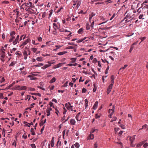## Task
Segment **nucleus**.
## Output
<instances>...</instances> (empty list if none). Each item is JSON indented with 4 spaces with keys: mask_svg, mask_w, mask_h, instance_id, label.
Returning <instances> with one entry per match:
<instances>
[{
    "mask_svg": "<svg viewBox=\"0 0 148 148\" xmlns=\"http://www.w3.org/2000/svg\"><path fill=\"white\" fill-rule=\"evenodd\" d=\"M146 38V37H143L140 38V39H141V41L139 43V44L143 41L144 40H145Z\"/></svg>",
    "mask_w": 148,
    "mask_h": 148,
    "instance_id": "nucleus-41",
    "label": "nucleus"
},
{
    "mask_svg": "<svg viewBox=\"0 0 148 148\" xmlns=\"http://www.w3.org/2000/svg\"><path fill=\"white\" fill-rule=\"evenodd\" d=\"M15 38V37L14 36H12L11 38L9 40V42H11Z\"/></svg>",
    "mask_w": 148,
    "mask_h": 148,
    "instance_id": "nucleus-55",
    "label": "nucleus"
},
{
    "mask_svg": "<svg viewBox=\"0 0 148 148\" xmlns=\"http://www.w3.org/2000/svg\"><path fill=\"white\" fill-rule=\"evenodd\" d=\"M49 105L51 107H53V108H54V106H53V103L50 101L49 103Z\"/></svg>",
    "mask_w": 148,
    "mask_h": 148,
    "instance_id": "nucleus-63",
    "label": "nucleus"
},
{
    "mask_svg": "<svg viewBox=\"0 0 148 148\" xmlns=\"http://www.w3.org/2000/svg\"><path fill=\"white\" fill-rule=\"evenodd\" d=\"M71 20V18L70 17H69L66 19H65L66 22H68L69 23V21H70Z\"/></svg>",
    "mask_w": 148,
    "mask_h": 148,
    "instance_id": "nucleus-48",
    "label": "nucleus"
},
{
    "mask_svg": "<svg viewBox=\"0 0 148 148\" xmlns=\"http://www.w3.org/2000/svg\"><path fill=\"white\" fill-rule=\"evenodd\" d=\"M117 119V118L116 117L114 116L113 117L112 119L111 120L110 122H112L114 121H116Z\"/></svg>",
    "mask_w": 148,
    "mask_h": 148,
    "instance_id": "nucleus-34",
    "label": "nucleus"
},
{
    "mask_svg": "<svg viewBox=\"0 0 148 148\" xmlns=\"http://www.w3.org/2000/svg\"><path fill=\"white\" fill-rule=\"evenodd\" d=\"M114 108H115V106L114 105H113L112 106V108L111 109V110L112 111V114L114 112Z\"/></svg>",
    "mask_w": 148,
    "mask_h": 148,
    "instance_id": "nucleus-36",
    "label": "nucleus"
},
{
    "mask_svg": "<svg viewBox=\"0 0 148 148\" xmlns=\"http://www.w3.org/2000/svg\"><path fill=\"white\" fill-rule=\"evenodd\" d=\"M51 65L50 64H46L45 66H42L41 67V69H45L46 68H47V67L50 66Z\"/></svg>",
    "mask_w": 148,
    "mask_h": 148,
    "instance_id": "nucleus-12",
    "label": "nucleus"
},
{
    "mask_svg": "<svg viewBox=\"0 0 148 148\" xmlns=\"http://www.w3.org/2000/svg\"><path fill=\"white\" fill-rule=\"evenodd\" d=\"M36 60L38 61H43L42 58L41 57H38L36 58Z\"/></svg>",
    "mask_w": 148,
    "mask_h": 148,
    "instance_id": "nucleus-18",
    "label": "nucleus"
},
{
    "mask_svg": "<svg viewBox=\"0 0 148 148\" xmlns=\"http://www.w3.org/2000/svg\"><path fill=\"white\" fill-rule=\"evenodd\" d=\"M27 97L25 99L27 100L28 98V101H29L30 100V99L31 96L30 95H27Z\"/></svg>",
    "mask_w": 148,
    "mask_h": 148,
    "instance_id": "nucleus-58",
    "label": "nucleus"
},
{
    "mask_svg": "<svg viewBox=\"0 0 148 148\" xmlns=\"http://www.w3.org/2000/svg\"><path fill=\"white\" fill-rule=\"evenodd\" d=\"M143 146L145 148H146L148 146V143H145L143 145Z\"/></svg>",
    "mask_w": 148,
    "mask_h": 148,
    "instance_id": "nucleus-56",
    "label": "nucleus"
},
{
    "mask_svg": "<svg viewBox=\"0 0 148 148\" xmlns=\"http://www.w3.org/2000/svg\"><path fill=\"white\" fill-rule=\"evenodd\" d=\"M70 123L72 125H74V120L73 119H71L70 121Z\"/></svg>",
    "mask_w": 148,
    "mask_h": 148,
    "instance_id": "nucleus-51",
    "label": "nucleus"
},
{
    "mask_svg": "<svg viewBox=\"0 0 148 148\" xmlns=\"http://www.w3.org/2000/svg\"><path fill=\"white\" fill-rule=\"evenodd\" d=\"M54 137H53L51 141V146L52 147H53L54 144Z\"/></svg>",
    "mask_w": 148,
    "mask_h": 148,
    "instance_id": "nucleus-10",
    "label": "nucleus"
},
{
    "mask_svg": "<svg viewBox=\"0 0 148 148\" xmlns=\"http://www.w3.org/2000/svg\"><path fill=\"white\" fill-rule=\"evenodd\" d=\"M97 145H98V144H97V142H96L94 145V148H97Z\"/></svg>",
    "mask_w": 148,
    "mask_h": 148,
    "instance_id": "nucleus-59",
    "label": "nucleus"
},
{
    "mask_svg": "<svg viewBox=\"0 0 148 148\" xmlns=\"http://www.w3.org/2000/svg\"><path fill=\"white\" fill-rule=\"evenodd\" d=\"M101 60L102 61L104 62V63H105V62H106L108 64L109 62H108L107 60H103V59H101Z\"/></svg>",
    "mask_w": 148,
    "mask_h": 148,
    "instance_id": "nucleus-64",
    "label": "nucleus"
},
{
    "mask_svg": "<svg viewBox=\"0 0 148 148\" xmlns=\"http://www.w3.org/2000/svg\"><path fill=\"white\" fill-rule=\"evenodd\" d=\"M16 88L18 89H20L21 90H25L27 89V87L25 86H23L20 87V86H18Z\"/></svg>",
    "mask_w": 148,
    "mask_h": 148,
    "instance_id": "nucleus-9",
    "label": "nucleus"
},
{
    "mask_svg": "<svg viewBox=\"0 0 148 148\" xmlns=\"http://www.w3.org/2000/svg\"><path fill=\"white\" fill-rule=\"evenodd\" d=\"M60 32H68L70 33L69 34H70V32L69 31H68L66 29H59Z\"/></svg>",
    "mask_w": 148,
    "mask_h": 148,
    "instance_id": "nucleus-13",
    "label": "nucleus"
},
{
    "mask_svg": "<svg viewBox=\"0 0 148 148\" xmlns=\"http://www.w3.org/2000/svg\"><path fill=\"white\" fill-rule=\"evenodd\" d=\"M18 39L16 38L15 40L13 42V44L14 45H15L17 42H18Z\"/></svg>",
    "mask_w": 148,
    "mask_h": 148,
    "instance_id": "nucleus-16",
    "label": "nucleus"
},
{
    "mask_svg": "<svg viewBox=\"0 0 148 148\" xmlns=\"http://www.w3.org/2000/svg\"><path fill=\"white\" fill-rule=\"evenodd\" d=\"M85 109L88 106V101L87 99H85Z\"/></svg>",
    "mask_w": 148,
    "mask_h": 148,
    "instance_id": "nucleus-25",
    "label": "nucleus"
},
{
    "mask_svg": "<svg viewBox=\"0 0 148 148\" xmlns=\"http://www.w3.org/2000/svg\"><path fill=\"white\" fill-rule=\"evenodd\" d=\"M62 63H59L57 65L55 66V67H54L55 68H58L61 66L62 65Z\"/></svg>",
    "mask_w": 148,
    "mask_h": 148,
    "instance_id": "nucleus-19",
    "label": "nucleus"
},
{
    "mask_svg": "<svg viewBox=\"0 0 148 148\" xmlns=\"http://www.w3.org/2000/svg\"><path fill=\"white\" fill-rule=\"evenodd\" d=\"M75 147L76 148H78L79 147V143H76L75 144Z\"/></svg>",
    "mask_w": 148,
    "mask_h": 148,
    "instance_id": "nucleus-39",
    "label": "nucleus"
},
{
    "mask_svg": "<svg viewBox=\"0 0 148 148\" xmlns=\"http://www.w3.org/2000/svg\"><path fill=\"white\" fill-rule=\"evenodd\" d=\"M15 32L14 31H12L11 33H10V36H12L14 35H15Z\"/></svg>",
    "mask_w": 148,
    "mask_h": 148,
    "instance_id": "nucleus-54",
    "label": "nucleus"
},
{
    "mask_svg": "<svg viewBox=\"0 0 148 148\" xmlns=\"http://www.w3.org/2000/svg\"><path fill=\"white\" fill-rule=\"evenodd\" d=\"M5 50L4 48L3 47H2L1 49V53L2 54H5Z\"/></svg>",
    "mask_w": 148,
    "mask_h": 148,
    "instance_id": "nucleus-35",
    "label": "nucleus"
},
{
    "mask_svg": "<svg viewBox=\"0 0 148 148\" xmlns=\"http://www.w3.org/2000/svg\"><path fill=\"white\" fill-rule=\"evenodd\" d=\"M30 132L32 133V134L34 135L35 134V132H34V129L33 128H32L30 130Z\"/></svg>",
    "mask_w": 148,
    "mask_h": 148,
    "instance_id": "nucleus-20",
    "label": "nucleus"
},
{
    "mask_svg": "<svg viewBox=\"0 0 148 148\" xmlns=\"http://www.w3.org/2000/svg\"><path fill=\"white\" fill-rule=\"evenodd\" d=\"M135 136V135H134L133 137H131L130 136H128L127 138V139H129V141L130 142V143H131V146L132 147L134 146L132 143L135 139V138L134 137Z\"/></svg>",
    "mask_w": 148,
    "mask_h": 148,
    "instance_id": "nucleus-1",
    "label": "nucleus"
},
{
    "mask_svg": "<svg viewBox=\"0 0 148 148\" xmlns=\"http://www.w3.org/2000/svg\"><path fill=\"white\" fill-rule=\"evenodd\" d=\"M67 52L66 51H63L60 52H59L58 53V55H61L64 54L65 53H66Z\"/></svg>",
    "mask_w": 148,
    "mask_h": 148,
    "instance_id": "nucleus-21",
    "label": "nucleus"
},
{
    "mask_svg": "<svg viewBox=\"0 0 148 148\" xmlns=\"http://www.w3.org/2000/svg\"><path fill=\"white\" fill-rule=\"evenodd\" d=\"M30 94L32 95H38V96H39L40 97L41 96V94L40 93H30Z\"/></svg>",
    "mask_w": 148,
    "mask_h": 148,
    "instance_id": "nucleus-24",
    "label": "nucleus"
},
{
    "mask_svg": "<svg viewBox=\"0 0 148 148\" xmlns=\"http://www.w3.org/2000/svg\"><path fill=\"white\" fill-rule=\"evenodd\" d=\"M44 65V64L43 63H40L38 64L35 65L34 66L35 67H40Z\"/></svg>",
    "mask_w": 148,
    "mask_h": 148,
    "instance_id": "nucleus-28",
    "label": "nucleus"
},
{
    "mask_svg": "<svg viewBox=\"0 0 148 148\" xmlns=\"http://www.w3.org/2000/svg\"><path fill=\"white\" fill-rule=\"evenodd\" d=\"M109 66H108L106 70L105 71V74H107L108 73V71L109 70Z\"/></svg>",
    "mask_w": 148,
    "mask_h": 148,
    "instance_id": "nucleus-44",
    "label": "nucleus"
},
{
    "mask_svg": "<svg viewBox=\"0 0 148 148\" xmlns=\"http://www.w3.org/2000/svg\"><path fill=\"white\" fill-rule=\"evenodd\" d=\"M86 89L85 88H83L82 89V93H84L86 92Z\"/></svg>",
    "mask_w": 148,
    "mask_h": 148,
    "instance_id": "nucleus-52",
    "label": "nucleus"
},
{
    "mask_svg": "<svg viewBox=\"0 0 148 148\" xmlns=\"http://www.w3.org/2000/svg\"><path fill=\"white\" fill-rule=\"evenodd\" d=\"M83 29L82 28H80L77 31V33L79 34H81L82 32Z\"/></svg>",
    "mask_w": 148,
    "mask_h": 148,
    "instance_id": "nucleus-37",
    "label": "nucleus"
},
{
    "mask_svg": "<svg viewBox=\"0 0 148 148\" xmlns=\"http://www.w3.org/2000/svg\"><path fill=\"white\" fill-rule=\"evenodd\" d=\"M53 12V10H51L49 11L50 13H49V17H50L51 16V15L52 14Z\"/></svg>",
    "mask_w": 148,
    "mask_h": 148,
    "instance_id": "nucleus-42",
    "label": "nucleus"
},
{
    "mask_svg": "<svg viewBox=\"0 0 148 148\" xmlns=\"http://www.w3.org/2000/svg\"><path fill=\"white\" fill-rule=\"evenodd\" d=\"M128 66L127 65L125 64V65L122 68H121L120 69V70H121L122 69H125L127 66Z\"/></svg>",
    "mask_w": 148,
    "mask_h": 148,
    "instance_id": "nucleus-49",
    "label": "nucleus"
},
{
    "mask_svg": "<svg viewBox=\"0 0 148 148\" xmlns=\"http://www.w3.org/2000/svg\"><path fill=\"white\" fill-rule=\"evenodd\" d=\"M37 75H38L37 74H32V75H28V77H32V76H33V77H34V76H37Z\"/></svg>",
    "mask_w": 148,
    "mask_h": 148,
    "instance_id": "nucleus-32",
    "label": "nucleus"
},
{
    "mask_svg": "<svg viewBox=\"0 0 148 148\" xmlns=\"http://www.w3.org/2000/svg\"><path fill=\"white\" fill-rule=\"evenodd\" d=\"M23 55L24 56V59L25 60H26L27 57L28 55L27 53V51L26 50H24L23 52Z\"/></svg>",
    "mask_w": 148,
    "mask_h": 148,
    "instance_id": "nucleus-7",
    "label": "nucleus"
},
{
    "mask_svg": "<svg viewBox=\"0 0 148 148\" xmlns=\"http://www.w3.org/2000/svg\"><path fill=\"white\" fill-rule=\"evenodd\" d=\"M46 112L47 113V116H48L50 115V111L48 108L46 110Z\"/></svg>",
    "mask_w": 148,
    "mask_h": 148,
    "instance_id": "nucleus-29",
    "label": "nucleus"
},
{
    "mask_svg": "<svg viewBox=\"0 0 148 148\" xmlns=\"http://www.w3.org/2000/svg\"><path fill=\"white\" fill-rule=\"evenodd\" d=\"M62 22L63 23V24H67L69 23V22H66V20L65 19H64V20H62Z\"/></svg>",
    "mask_w": 148,
    "mask_h": 148,
    "instance_id": "nucleus-31",
    "label": "nucleus"
},
{
    "mask_svg": "<svg viewBox=\"0 0 148 148\" xmlns=\"http://www.w3.org/2000/svg\"><path fill=\"white\" fill-rule=\"evenodd\" d=\"M68 84V82H66L63 85L64 87H66L67 86Z\"/></svg>",
    "mask_w": 148,
    "mask_h": 148,
    "instance_id": "nucleus-60",
    "label": "nucleus"
},
{
    "mask_svg": "<svg viewBox=\"0 0 148 148\" xmlns=\"http://www.w3.org/2000/svg\"><path fill=\"white\" fill-rule=\"evenodd\" d=\"M81 3V1L80 0H78L76 1V2H75V5L77 4L76 7L77 9L78 7L80 5Z\"/></svg>",
    "mask_w": 148,
    "mask_h": 148,
    "instance_id": "nucleus-4",
    "label": "nucleus"
},
{
    "mask_svg": "<svg viewBox=\"0 0 148 148\" xmlns=\"http://www.w3.org/2000/svg\"><path fill=\"white\" fill-rule=\"evenodd\" d=\"M119 126L122 129H124L125 128V125H123V124H121Z\"/></svg>",
    "mask_w": 148,
    "mask_h": 148,
    "instance_id": "nucleus-50",
    "label": "nucleus"
},
{
    "mask_svg": "<svg viewBox=\"0 0 148 148\" xmlns=\"http://www.w3.org/2000/svg\"><path fill=\"white\" fill-rule=\"evenodd\" d=\"M12 145H14L15 146V147H16V141H14L12 143Z\"/></svg>",
    "mask_w": 148,
    "mask_h": 148,
    "instance_id": "nucleus-62",
    "label": "nucleus"
},
{
    "mask_svg": "<svg viewBox=\"0 0 148 148\" xmlns=\"http://www.w3.org/2000/svg\"><path fill=\"white\" fill-rule=\"evenodd\" d=\"M31 146L32 148H36L35 145L34 144H32L31 145Z\"/></svg>",
    "mask_w": 148,
    "mask_h": 148,
    "instance_id": "nucleus-57",
    "label": "nucleus"
},
{
    "mask_svg": "<svg viewBox=\"0 0 148 148\" xmlns=\"http://www.w3.org/2000/svg\"><path fill=\"white\" fill-rule=\"evenodd\" d=\"M144 143V142L143 141L142 142H141L140 143H139L137 145V147H140Z\"/></svg>",
    "mask_w": 148,
    "mask_h": 148,
    "instance_id": "nucleus-17",
    "label": "nucleus"
},
{
    "mask_svg": "<svg viewBox=\"0 0 148 148\" xmlns=\"http://www.w3.org/2000/svg\"><path fill=\"white\" fill-rule=\"evenodd\" d=\"M56 80V78L55 77H53L52 79L50 80V83H52L54 82Z\"/></svg>",
    "mask_w": 148,
    "mask_h": 148,
    "instance_id": "nucleus-26",
    "label": "nucleus"
},
{
    "mask_svg": "<svg viewBox=\"0 0 148 148\" xmlns=\"http://www.w3.org/2000/svg\"><path fill=\"white\" fill-rule=\"evenodd\" d=\"M31 50L34 53H35L37 51V49L35 48H32L31 49Z\"/></svg>",
    "mask_w": 148,
    "mask_h": 148,
    "instance_id": "nucleus-30",
    "label": "nucleus"
},
{
    "mask_svg": "<svg viewBox=\"0 0 148 148\" xmlns=\"http://www.w3.org/2000/svg\"><path fill=\"white\" fill-rule=\"evenodd\" d=\"M94 138V136L93 134H90L89 136V139H93Z\"/></svg>",
    "mask_w": 148,
    "mask_h": 148,
    "instance_id": "nucleus-33",
    "label": "nucleus"
},
{
    "mask_svg": "<svg viewBox=\"0 0 148 148\" xmlns=\"http://www.w3.org/2000/svg\"><path fill=\"white\" fill-rule=\"evenodd\" d=\"M112 85H110L107 89V93L108 94H109L111 91V90L112 87Z\"/></svg>",
    "mask_w": 148,
    "mask_h": 148,
    "instance_id": "nucleus-5",
    "label": "nucleus"
},
{
    "mask_svg": "<svg viewBox=\"0 0 148 148\" xmlns=\"http://www.w3.org/2000/svg\"><path fill=\"white\" fill-rule=\"evenodd\" d=\"M24 4H25L26 6L29 7L31 8H34V6L32 5L33 4L32 3V2L30 1H29L28 3H25Z\"/></svg>",
    "mask_w": 148,
    "mask_h": 148,
    "instance_id": "nucleus-2",
    "label": "nucleus"
},
{
    "mask_svg": "<svg viewBox=\"0 0 148 148\" xmlns=\"http://www.w3.org/2000/svg\"><path fill=\"white\" fill-rule=\"evenodd\" d=\"M15 54L16 55H17L20 56H21L22 54L21 53V52H20L19 51H17L16 52Z\"/></svg>",
    "mask_w": 148,
    "mask_h": 148,
    "instance_id": "nucleus-46",
    "label": "nucleus"
},
{
    "mask_svg": "<svg viewBox=\"0 0 148 148\" xmlns=\"http://www.w3.org/2000/svg\"><path fill=\"white\" fill-rule=\"evenodd\" d=\"M131 18V16H130V14L129 13H128L127 14V15L125 17L124 19H123V20L125 19L126 18Z\"/></svg>",
    "mask_w": 148,
    "mask_h": 148,
    "instance_id": "nucleus-38",
    "label": "nucleus"
},
{
    "mask_svg": "<svg viewBox=\"0 0 148 148\" xmlns=\"http://www.w3.org/2000/svg\"><path fill=\"white\" fill-rule=\"evenodd\" d=\"M98 104V102L97 101H96L93 107L92 108L93 109L95 110L97 109Z\"/></svg>",
    "mask_w": 148,
    "mask_h": 148,
    "instance_id": "nucleus-8",
    "label": "nucleus"
},
{
    "mask_svg": "<svg viewBox=\"0 0 148 148\" xmlns=\"http://www.w3.org/2000/svg\"><path fill=\"white\" fill-rule=\"evenodd\" d=\"M27 123V125H26V126H27L28 127H29L30 126V125H33V123H32V122L30 123Z\"/></svg>",
    "mask_w": 148,
    "mask_h": 148,
    "instance_id": "nucleus-53",
    "label": "nucleus"
},
{
    "mask_svg": "<svg viewBox=\"0 0 148 148\" xmlns=\"http://www.w3.org/2000/svg\"><path fill=\"white\" fill-rule=\"evenodd\" d=\"M30 78V80H36L37 79V78L36 77H34L33 76H32L31 77H29Z\"/></svg>",
    "mask_w": 148,
    "mask_h": 148,
    "instance_id": "nucleus-45",
    "label": "nucleus"
},
{
    "mask_svg": "<svg viewBox=\"0 0 148 148\" xmlns=\"http://www.w3.org/2000/svg\"><path fill=\"white\" fill-rule=\"evenodd\" d=\"M94 88L93 89V92H95L97 90V84L96 83H94L93 84Z\"/></svg>",
    "mask_w": 148,
    "mask_h": 148,
    "instance_id": "nucleus-14",
    "label": "nucleus"
},
{
    "mask_svg": "<svg viewBox=\"0 0 148 148\" xmlns=\"http://www.w3.org/2000/svg\"><path fill=\"white\" fill-rule=\"evenodd\" d=\"M16 63V62H12L10 64V65H9V66L13 67L14 65Z\"/></svg>",
    "mask_w": 148,
    "mask_h": 148,
    "instance_id": "nucleus-22",
    "label": "nucleus"
},
{
    "mask_svg": "<svg viewBox=\"0 0 148 148\" xmlns=\"http://www.w3.org/2000/svg\"><path fill=\"white\" fill-rule=\"evenodd\" d=\"M28 90L31 91H32L35 90V89L34 88H32L31 87H29L28 88Z\"/></svg>",
    "mask_w": 148,
    "mask_h": 148,
    "instance_id": "nucleus-40",
    "label": "nucleus"
},
{
    "mask_svg": "<svg viewBox=\"0 0 148 148\" xmlns=\"http://www.w3.org/2000/svg\"><path fill=\"white\" fill-rule=\"evenodd\" d=\"M55 47H56V48L54 49V51H56L57 49L60 48L61 47L60 45H56L55 46Z\"/></svg>",
    "mask_w": 148,
    "mask_h": 148,
    "instance_id": "nucleus-43",
    "label": "nucleus"
},
{
    "mask_svg": "<svg viewBox=\"0 0 148 148\" xmlns=\"http://www.w3.org/2000/svg\"><path fill=\"white\" fill-rule=\"evenodd\" d=\"M134 48V46L133 45H131V48L129 50V52H131L132 51Z\"/></svg>",
    "mask_w": 148,
    "mask_h": 148,
    "instance_id": "nucleus-47",
    "label": "nucleus"
},
{
    "mask_svg": "<svg viewBox=\"0 0 148 148\" xmlns=\"http://www.w3.org/2000/svg\"><path fill=\"white\" fill-rule=\"evenodd\" d=\"M53 28L54 29L56 30V29L58 28V27L57 24L55 23H53Z\"/></svg>",
    "mask_w": 148,
    "mask_h": 148,
    "instance_id": "nucleus-15",
    "label": "nucleus"
},
{
    "mask_svg": "<svg viewBox=\"0 0 148 148\" xmlns=\"http://www.w3.org/2000/svg\"><path fill=\"white\" fill-rule=\"evenodd\" d=\"M73 107V106H71L70 103H69L68 106V109L70 110H71V111H73V109L72 108Z\"/></svg>",
    "mask_w": 148,
    "mask_h": 148,
    "instance_id": "nucleus-23",
    "label": "nucleus"
},
{
    "mask_svg": "<svg viewBox=\"0 0 148 148\" xmlns=\"http://www.w3.org/2000/svg\"><path fill=\"white\" fill-rule=\"evenodd\" d=\"M38 40L39 42H41L42 41V39L41 37H39L38 38Z\"/></svg>",
    "mask_w": 148,
    "mask_h": 148,
    "instance_id": "nucleus-61",
    "label": "nucleus"
},
{
    "mask_svg": "<svg viewBox=\"0 0 148 148\" xmlns=\"http://www.w3.org/2000/svg\"><path fill=\"white\" fill-rule=\"evenodd\" d=\"M95 14L93 12H92L91 14L89 16V21L91 22V20L92 19V18L93 16H95Z\"/></svg>",
    "mask_w": 148,
    "mask_h": 148,
    "instance_id": "nucleus-11",
    "label": "nucleus"
},
{
    "mask_svg": "<svg viewBox=\"0 0 148 148\" xmlns=\"http://www.w3.org/2000/svg\"><path fill=\"white\" fill-rule=\"evenodd\" d=\"M95 131H96V132H97L98 131V130L97 129H92V130L90 131V133L91 134L94 133V132H95Z\"/></svg>",
    "mask_w": 148,
    "mask_h": 148,
    "instance_id": "nucleus-27",
    "label": "nucleus"
},
{
    "mask_svg": "<svg viewBox=\"0 0 148 148\" xmlns=\"http://www.w3.org/2000/svg\"><path fill=\"white\" fill-rule=\"evenodd\" d=\"M80 112L78 113L75 117L76 119L78 121H80L81 119V116H80Z\"/></svg>",
    "mask_w": 148,
    "mask_h": 148,
    "instance_id": "nucleus-6",
    "label": "nucleus"
},
{
    "mask_svg": "<svg viewBox=\"0 0 148 148\" xmlns=\"http://www.w3.org/2000/svg\"><path fill=\"white\" fill-rule=\"evenodd\" d=\"M30 41V39L29 38L27 39V40H25V42L23 43L21 45V47L23 46H24L26 45L28 43V42H29Z\"/></svg>",
    "mask_w": 148,
    "mask_h": 148,
    "instance_id": "nucleus-3",
    "label": "nucleus"
}]
</instances>
